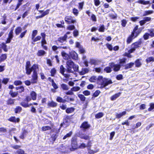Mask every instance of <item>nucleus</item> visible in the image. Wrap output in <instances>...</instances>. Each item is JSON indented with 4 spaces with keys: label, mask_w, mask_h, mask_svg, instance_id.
<instances>
[{
    "label": "nucleus",
    "mask_w": 154,
    "mask_h": 154,
    "mask_svg": "<svg viewBox=\"0 0 154 154\" xmlns=\"http://www.w3.org/2000/svg\"><path fill=\"white\" fill-rule=\"evenodd\" d=\"M99 78L100 79V84L104 87L112 83V81L108 79L103 78L102 77H100Z\"/></svg>",
    "instance_id": "nucleus-1"
},
{
    "label": "nucleus",
    "mask_w": 154,
    "mask_h": 154,
    "mask_svg": "<svg viewBox=\"0 0 154 154\" xmlns=\"http://www.w3.org/2000/svg\"><path fill=\"white\" fill-rule=\"evenodd\" d=\"M74 63L70 59L68 60L66 62V71L68 72H73L72 67L74 65Z\"/></svg>",
    "instance_id": "nucleus-2"
},
{
    "label": "nucleus",
    "mask_w": 154,
    "mask_h": 154,
    "mask_svg": "<svg viewBox=\"0 0 154 154\" xmlns=\"http://www.w3.org/2000/svg\"><path fill=\"white\" fill-rule=\"evenodd\" d=\"M64 20L68 24L74 23L76 22V20L74 19L73 17L70 15L66 16Z\"/></svg>",
    "instance_id": "nucleus-3"
},
{
    "label": "nucleus",
    "mask_w": 154,
    "mask_h": 154,
    "mask_svg": "<svg viewBox=\"0 0 154 154\" xmlns=\"http://www.w3.org/2000/svg\"><path fill=\"white\" fill-rule=\"evenodd\" d=\"M72 149L70 150L71 151H73L74 149L77 148V139L75 137H72L71 140Z\"/></svg>",
    "instance_id": "nucleus-4"
},
{
    "label": "nucleus",
    "mask_w": 154,
    "mask_h": 154,
    "mask_svg": "<svg viewBox=\"0 0 154 154\" xmlns=\"http://www.w3.org/2000/svg\"><path fill=\"white\" fill-rule=\"evenodd\" d=\"M37 72L35 71H34L33 74L32 76V78L31 79V83L33 84L37 83Z\"/></svg>",
    "instance_id": "nucleus-5"
},
{
    "label": "nucleus",
    "mask_w": 154,
    "mask_h": 154,
    "mask_svg": "<svg viewBox=\"0 0 154 154\" xmlns=\"http://www.w3.org/2000/svg\"><path fill=\"white\" fill-rule=\"evenodd\" d=\"M67 37V35H65L59 38L58 39V41L62 43V44H64L66 43Z\"/></svg>",
    "instance_id": "nucleus-6"
},
{
    "label": "nucleus",
    "mask_w": 154,
    "mask_h": 154,
    "mask_svg": "<svg viewBox=\"0 0 154 154\" xmlns=\"http://www.w3.org/2000/svg\"><path fill=\"white\" fill-rule=\"evenodd\" d=\"M57 104L52 100L48 103L47 105L49 107H55L57 106Z\"/></svg>",
    "instance_id": "nucleus-7"
},
{
    "label": "nucleus",
    "mask_w": 154,
    "mask_h": 154,
    "mask_svg": "<svg viewBox=\"0 0 154 154\" xmlns=\"http://www.w3.org/2000/svg\"><path fill=\"white\" fill-rule=\"evenodd\" d=\"M137 35L135 36H134V33L132 32L131 35L130 36L127 38V42L128 44L130 43L135 37L137 36Z\"/></svg>",
    "instance_id": "nucleus-8"
},
{
    "label": "nucleus",
    "mask_w": 154,
    "mask_h": 154,
    "mask_svg": "<svg viewBox=\"0 0 154 154\" xmlns=\"http://www.w3.org/2000/svg\"><path fill=\"white\" fill-rule=\"evenodd\" d=\"M90 127V125L89 124L86 122H84L82 124L81 128H82L83 129H88Z\"/></svg>",
    "instance_id": "nucleus-9"
},
{
    "label": "nucleus",
    "mask_w": 154,
    "mask_h": 154,
    "mask_svg": "<svg viewBox=\"0 0 154 154\" xmlns=\"http://www.w3.org/2000/svg\"><path fill=\"white\" fill-rule=\"evenodd\" d=\"M20 120L19 118L16 119L15 117H11L8 119L9 121L14 123L18 122L20 121Z\"/></svg>",
    "instance_id": "nucleus-10"
},
{
    "label": "nucleus",
    "mask_w": 154,
    "mask_h": 154,
    "mask_svg": "<svg viewBox=\"0 0 154 154\" xmlns=\"http://www.w3.org/2000/svg\"><path fill=\"white\" fill-rule=\"evenodd\" d=\"M121 94V93H118L112 95L110 97L111 100L112 101L116 100L118 97L120 96Z\"/></svg>",
    "instance_id": "nucleus-11"
},
{
    "label": "nucleus",
    "mask_w": 154,
    "mask_h": 154,
    "mask_svg": "<svg viewBox=\"0 0 154 154\" xmlns=\"http://www.w3.org/2000/svg\"><path fill=\"white\" fill-rule=\"evenodd\" d=\"M70 122V119L69 117L68 116H66L63 122V123L61 124L60 125V128L62 126H63L66 123L69 122Z\"/></svg>",
    "instance_id": "nucleus-12"
},
{
    "label": "nucleus",
    "mask_w": 154,
    "mask_h": 154,
    "mask_svg": "<svg viewBox=\"0 0 154 154\" xmlns=\"http://www.w3.org/2000/svg\"><path fill=\"white\" fill-rule=\"evenodd\" d=\"M89 71V69L87 68L82 69L81 71L79 72V73L81 75H84L85 74L88 72Z\"/></svg>",
    "instance_id": "nucleus-13"
},
{
    "label": "nucleus",
    "mask_w": 154,
    "mask_h": 154,
    "mask_svg": "<svg viewBox=\"0 0 154 154\" xmlns=\"http://www.w3.org/2000/svg\"><path fill=\"white\" fill-rule=\"evenodd\" d=\"M112 64L113 65L112 66H113V70L115 71H118L119 70L121 67L120 65L114 64L113 63Z\"/></svg>",
    "instance_id": "nucleus-14"
},
{
    "label": "nucleus",
    "mask_w": 154,
    "mask_h": 154,
    "mask_svg": "<svg viewBox=\"0 0 154 154\" xmlns=\"http://www.w3.org/2000/svg\"><path fill=\"white\" fill-rule=\"evenodd\" d=\"M46 54V52L44 50H39L37 53V54L38 56H43Z\"/></svg>",
    "instance_id": "nucleus-15"
},
{
    "label": "nucleus",
    "mask_w": 154,
    "mask_h": 154,
    "mask_svg": "<svg viewBox=\"0 0 154 154\" xmlns=\"http://www.w3.org/2000/svg\"><path fill=\"white\" fill-rule=\"evenodd\" d=\"M30 96L32 99L33 100H35L36 99L37 94L34 91H32L30 93Z\"/></svg>",
    "instance_id": "nucleus-16"
},
{
    "label": "nucleus",
    "mask_w": 154,
    "mask_h": 154,
    "mask_svg": "<svg viewBox=\"0 0 154 154\" xmlns=\"http://www.w3.org/2000/svg\"><path fill=\"white\" fill-rule=\"evenodd\" d=\"M61 54L62 56L64 59L67 60H70V57L68 54L64 52H62Z\"/></svg>",
    "instance_id": "nucleus-17"
},
{
    "label": "nucleus",
    "mask_w": 154,
    "mask_h": 154,
    "mask_svg": "<svg viewBox=\"0 0 154 154\" xmlns=\"http://www.w3.org/2000/svg\"><path fill=\"white\" fill-rule=\"evenodd\" d=\"M144 0H138L137 2L144 5H148L150 3L149 1H145Z\"/></svg>",
    "instance_id": "nucleus-18"
},
{
    "label": "nucleus",
    "mask_w": 154,
    "mask_h": 154,
    "mask_svg": "<svg viewBox=\"0 0 154 154\" xmlns=\"http://www.w3.org/2000/svg\"><path fill=\"white\" fill-rule=\"evenodd\" d=\"M126 113V111H123L122 113H116V118L119 119L121 117L125 115Z\"/></svg>",
    "instance_id": "nucleus-19"
},
{
    "label": "nucleus",
    "mask_w": 154,
    "mask_h": 154,
    "mask_svg": "<svg viewBox=\"0 0 154 154\" xmlns=\"http://www.w3.org/2000/svg\"><path fill=\"white\" fill-rule=\"evenodd\" d=\"M64 98H65L64 100H65V102H69L70 101H73L74 100V99L70 98L69 96L66 95L65 96Z\"/></svg>",
    "instance_id": "nucleus-20"
},
{
    "label": "nucleus",
    "mask_w": 154,
    "mask_h": 154,
    "mask_svg": "<svg viewBox=\"0 0 154 154\" xmlns=\"http://www.w3.org/2000/svg\"><path fill=\"white\" fill-rule=\"evenodd\" d=\"M61 87L63 90L67 91L69 89V87L66 85L63 84L61 85Z\"/></svg>",
    "instance_id": "nucleus-21"
},
{
    "label": "nucleus",
    "mask_w": 154,
    "mask_h": 154,
    "mask_svg": "<svg viewBox=\"0 0 154 154\" xmlns=\"http://www.w3.org/2000/svg\"><path fill=\"white\" fill-rule=\"evenodd\" d=\"M9 94L12 97H14L17 95L18 93L17 92H13V91L11 90L10 91Z\"/></svg>",
    "instance_id": "nucleus-22"
},
{
    "label": "nucleus",
    "mask_w": 154,
    "mask_h": 154,
    "mask_svg": "<svg viewBox=\"0 0 154 154\" xmlns=\"http://www.w3.org/2000/svg\"><path fill=\"white\" fill-rule=\"evenodd\" d=\"M71 56L72 58L73 59L76 60L78 58L77 54L75 52L71 53Z\"/></svg>",
    "instance_id": "nucleus-23"
},
{
    "label": "nucleus",
    "mask_w": 154,
    "mask_h": 154,
    "mask_svg": "<svg viewBox=\"0 0 154 154\" xmlns=\"http://www.w3.org/2000/svg\"><path fill=\"white\" fill-rule=\"evenodd\" d=\"M22 29L21 27H18L15 30V34L17 35L20 33L22 31Z\"/></svg>",
    "instance_id": "nucleus-24"
},
{
    "label": "nucleus",
    "mask_w": 154,
    "mask_h": 154,
    "mask_svg": "<svg viewBox=\"0 0 154 154\" xmlns=\"http://www.w3.org/2000/svg\"><path fill=\"white\" fill-rule=\"evenodd\" d=\"M153 12V11L152 10H149L145 11L144 12L143 16H146L149 14H152Z\"/></svg>",
    "instance_id": "nucleus-25"
},
{
    "label": "nucleus",
    "mask_w": 154,
    "mask_h": 154,
    "mask_svg": "<svg viewBox=\"0 0 154 154\" xmlns=\"http://www.w3.org/2000/svg\"><path fill=\"white\" fill-rule=\"evenodd\" d=\"M56 100L57 101L60 103H65V100L63 99L61 97L59 96L57 97Z\"/></svg>",
    "instance_id": "nucleus-26"
},
{
    "label": "nucleus",
    "mask_w": 154,
    "mask_h": 154,
    "mask_svg": "<svg viewBox=\"0 0 154 154\" xmlns=\"http://www.w3.org/2000/svg\"><path fill=\"white\" fill-rule=\"evenodd\" d=\"M20 104L23 106L24 107H29V105L28 103V102H21Z\"/></svg>",
    "instance_id": "nucleus-27"
},
{
    "label": "nucleus",
    "mask_w": 154,
    "mask_h": 154,
    "mask_svg": "<svg viewBox=\"0 0 154 154\" xmlns=\"http://www.w3.org/2000/svg\"><path fill=\"white\" fill-rule=\"evenodd\" d=\"M22 108L20 106H17L14 109L15 112L16 113H19L21 111Z\"/></svg>",
    "instance_id": "nucleus-28"
},
{
    "label": "nucleus",
    "mask_w": 154,
    "mask_h": 154,
    "mask_svg": "<svg viewBox=\"0 0 154 154\" xmlns=\"http://www.w3.org/2000/svg\"><path fill=\"white\" fill-rule=\"evenodd\" d=\"M134 64V63H130L129 64H128L125 65V69H128L130 68L133 66Z\"/></svg>",
    "instance_id": "nucleus-29"
},
{
    "label": "nucleus",
    "mask_w": 154,
    "mask_h": 154,
    "mask_svg": "<svg viewBox=\"0 0 154 154\" xmlns=\"http://www.w3.org/2000/svg\"><path fill=\"white\" fill-rule=\"evenodd\" d=\"M7 56L6 54H3L0 57V62L4 61L7 58Z\"/></svg>",
    "instance_id": "nucleus-30"
},
{
    "label": "nucleus",
    "mask_w": 154,
    "mask_h": 154,
    "mask_svg": "<svg viewBox=\"0 0 154 154\" xmlns=\"http://www.w3.org/2000/svg\"><path fill=\"white\" fill-rule=\"evenodd\" d=\"M140 45V43H135L132 45V48H135V49L138 48Z\"/></svg>",
    "instance_id": "nucleus-31"
},
{
    "label": "nucleus",
    "mask_w": 154,
    "mask_h": 154,
    "mask_svg": "<svg viewBox=\"0 0 154 154\" xmlns=\"http://www.w3.org/2000/svg\"><path fill=\"white\" fill-rule=\"evenodd\" d=\"M104 115V113L103 112H99L95 115V117L97 119H99L102 117Z\"/></svg>",
    "instance_id": "nucleus-32"
},
{
    "label": "nucleus",
    "mask_w": 154,
    "mask_h": 154,
    "mask_svg": "<svg viewBox=\"0 0 154 154\" xmlns=\"http://www.w3.org/2000/svg\"><path fill=\"white\" fill-rule=\"evenodd\" d=\"M2 48L3 49L4 51L5 52H7L8 51L7 48V45L4 43H2L1 45Z\"/></svg>",
    "instance_id": "nucleus-33"
},
{
    "label": "nucleus",
    "mask_w": 154,
    "mask_h": 154,
    "mask_svg": "<svg viewBox=\"0 0 154 154\" xmlns=\"http://www.w3.org/2000/svg\"><path fill=\"white\" fill-rule=\"evenodd\" d=\"M74 110V108L72 107L69 108L66 110V112L68 113H69L72 112Z\"/></svg>",
    "instance_id": "nucleus-34"
},
{
    "label": "nucleus",
    "mask_w": 154,
    "mask_h": 154,
    "mask_svg": "<svg viewBox=\"0 0 154 154\" xmlns=\"http://www.w3.org/2000/svg\"><path fill=\"white\" fill-rule=\"evenodd\" d=\"M51 129V128L49 126H44L42 127V130L43 131L49 130Z\"/></svg>",
    "instance_id": "nucleus-35"
},
{
    "label": "nucleus",
    "mask_w": 154,
    "mask_h": 154,
    "mask_svg": "<svg viewBox=\"0 0 154 154\" xmlns=\"http://www.w3.org/2000/svg\"><path fill=\"white\" fill-rule=\"evenodd\" d=\"M16 153L18 154H27L25 153L24 151L21 149H18L16 152Z\"/></svg>",
    "instance_id": "nucleus-36"
},
{
    "label": "nucleus",
    "mask_w": 154,
    "mask_h": 154,
    "mask_svg": "<svg viewBox=\"0 0 154 154\" xmlns=\"http://www.w3.org/2000/svg\"><path fill=\"white\" fill-rule=\"evenodd\" d=\"M119 65H120V66H123V65L125 64V63L126 62V59L125 58H123L122 59H121L119 60Z\"/></svg>",
    "instance_id": "nucleus-37"
},
{
    "label": "nucleus",
    "mask_w": 154,
    "mask_h": 154,
    "mask_svg": "<svg viewBox=\"0 0 154 154\" xmlns=\"http://www.w3.org/2000/svg\"><path fill=\"white\" fill-rule=\"evenodd\" d=\"M78 96L82 101H84L85 100L86 98L84 95L81 94H79Z\"/></svg>",
    "instance_id": "nucleus-38"
},
{
    "label": "nucleus",
    "mask_w": 154,
    "mask_h": 154,
    "mask_svg": "<svg viewBox=\"0 0 154 154\" xmlns=\"http://www.w3.org/2000/svg\"><path fill=\"white\" fill-rule=\"evenodd\" d=\"M80 89V88L79 87H74L72 88L71 90L72 91H79Z\"/></svg>",
    "instance_id": "nucleus-39"
},
{
    "label": "nucleus",
    "mask_w": 154,
    "mask_h": 154,
    "mask_svg": "<svg viewBox=\"0 0 154 154\" xmlns=\"http://www.w3.org/2000/svg\"><path fill=\"white\" fill-rule=\"evenodd\" d=\"M97 79L96 76H93L90 79L89 81L91 82H94L96 81Z\"/></svg>",
    "instance_id": "nucleus-40"
},
{
    "label": "nucleus",
    "mask_w": 154,
    "mask_h": 154,
    "mask_svg": "<svg viewBox=\"0 0 154 154\" xmlns=\"http://www.w3.org/2000/svg\"><path fill=\"white\" fill-rule=\"evenodd\" d=\"M16 89L17 90H19V92L20 93H21L24 91V88L23 86L17 87H16Z\"/></svg>",
    "instance_id": "nucleus-41"
},
{
    "label": "nucleus",
    "mask_w": 154,
    "mask_h": 154,
    "mask_svg": "<svg viewBox=\"0 0 154 154\" xmlns=\"http://www.w3.org/2000/svg\"><path fill=\"white\" fill-rule=\"evenodd\" d=\"M72 134V131L69 132L68 133L66 134L65 136H64L63 138V139L65 140L66 139L67 137H70Z\"/></svg>",
    "instance_id": "nucleus-42"
},
{
    "label": "nucleus",
    "mask_w": 154,
    "mask_h": 154,
    "mask_svg": "<svg viewBox=\"0 0 154 154\" xmlns=\"http://www.w3.org/2000/svg\"><path fill=\"white\" fill-rule=\"evenodd\" d=\"M79 11L77 9L74 8L72 10V13L75 16H77L79 14Z\"/></svg>",
    "instance_id": "nucleus-43"
},
{
    "label": "nucleus",
    "mask_w": 154,
    "mask_h": 154,
    "mask_svg": "<svg viewBox=\"0 0 154 154\" xmlns=\"http://www.w3.org/2000/svg\"><path fill=\"white\" fill-rule=\"evenodd\" d=\"M79 66L78 65H76L75 64H74L73 66L72 67V69L73 70V71H78L79 70L78 69Z\"/></svg>",
    "instance_id": "nucleus-44"
},
{
    "label": "nucleus",
    "mask_w": 154,
    "mask_h": 154,
    "mask_svg": "<svg viewBox=\"0 0 154 154\" xmlns=\"http://www.w3.org/2000/svg\"><path fill=\"white\" fill-rule=\"evenodd\" d=\"M50 11V10L48 9L45 11L43 12L42 14H41L42 15V17H44L46 15H48L49 14V12Z\"/></svg>",
    "instance_id": "nucleus-45"
},
{
    "label": "nucleus",
    "mask_w": 154,
    "mask_h": 154,
    "mask_svg": "<svg viewBox=\"0 0 154 154\" xmlns=\"http://www.w3.org/2000/svg\"><path fill=\"white\" fill-rule=\"evenodd\" d=\"M105 29V28L104 25H102L100 26L98 29V30L99 32H104Z\"/></svg>",
    "instance_id": "nucleus-46"
},
{
    "label": "nucleus",
    "mask_w": 154,
    "mask_h": 154,
    "mask_svg": "<svg viewBox=\"0 0 154 154\" xmlns=\"http://www.w3.org/2000/svg\"><path fill=\"white\" fill-rule=\"evenodd\" d=\"M9 80V79L4 78L2 80V82L3 84L6 85L8 83Z\"/></svg>",
    "instance_id": "nucleus-47"
},
{
    "label": "nucleus",
    "mask_w": 154,
    "mask_h": 154,
    "mask_svg": "<svg viewBox=\"0 0 154 154\" xmlns=\"http://www.w3.org/2000/svg\"><path fill=\"white\" fill-rule=\"evenodd\" d=\"M37 32H38L37 30H34L33 31L32 36V39H33L35 36L37 35Z\"/></svg>",
    "instance_id": "nucleus-48"
},
{
    "label": "nucleus",
    "mask_w": 154,
    "mask_h": 154,
    "mask_svg": "<svg viewBox=\"0 0 154 154\" xmlns=\"http://www.w3.org/2000/svg\"><path fill=\"white\" fill-rule=\"evenodd\" d=\"M13 29H11L10 32H9V33L8 34V38H11V39H12V38H13Z\"/></svg>",
    "instance_id": "nucleus-49"
},
{
    "label": "nucleus",
    "mask_w": 154,
    "mask_h": 154,
    "mask_svg": "<svg viewBox=\"0 0 154 154\" xmlns=\"http://www.w3.org/2000/svg\"><path fill=\"white\" fill-rule=\"evenodd\" d=\"M14 100L12 99L11 98L9 99L7 101V104L8 105H10L14 104Z\"/></svg>",
    "instance_id": "nucleus-50"
},
{
    "label": "nucleus",
    "mask_w": 154,
    "mask_h": 154,
    "mask_svg": "<svg viewBox=\"0 0 154 154\" xmlns=\"http://www.w3.org/2000/svg\"><path fill=\"white\" fill-rule=\"evenodd\" d=\"M89 63H90L91 65H96L97 63L96 61L93 59H91L89 61Z\"/></svg>",
    "instance_id": "nucleus-51"
},
{
    "label": "nucleus",
    "mask_w": 154,
    "mask_h": 154,
    "mask_svg": "<svg viewBox=\"0 0 154 154\" xmlns=\"http://www.w3.org/2000/svg\"><path fill=\"white\" fill-rule=\"evenodd\" d=\"M31 68L32 71H35L37 72L36 70L38 68V66L36 64L34 65Z\"/></svg>",
    "instance_id": "nucleus-52"
},
{
    "label": "nucleus",
    "mask_w": 154,
    "mask_h": 154,
    "mask_svg": "<svg viewBox=\"0 0 154 154\" xmlns=\"http://www.w3.org/2000/svg\"><path fill=\"white\" fill-rule=\"evenodd\" d=\"M65 69L63 65H61L60 66V72L62 74L64 73Z\"/></svg>",
    "instance_id": "nucleus-53"
},
{
    "label": "nucleus",
    "mask_w": 154,
    "mask_h": 154,
    "mask_svg": "<svg viewBox=\"0 0 154 154\" xmlns=\"http://www.w3.org/2000/svg\"><path fill=\"white\" fill-rule=\"evenodd\" d=\"M62 75L64 76V77L66 79V81H68L70 77V75L69 74H65L63 73Z\"/></svg>",
    "instance_id": "nucleus-54"
},
{
    "label": "nucleus",
    "mask_w": 154,
    "mask_h": 154,
    "mask_svg": "<svg viewBox=\"0 0 154 154\" xmlns=\"http://www.w3.org/2000/svg\"><path fill=\"white\" fill-rule=\"evenodd\" d=\"M75 28V26L74 25H71L69 26L67 28L68 30H71L74 29Z\"/></svg>",
    "instance_id": "nucleus-55"
},
{
    "label": "nucleus",
    "mask_w": 154,
    "mask_h": 154,
    "mask_svg": "<svg viewBox=\"0 0 154 154\" xmlns=\"http://www.w3.org/2000/svg\"><path fill=\"white\" fill-rule=\"evenodd\" d=\"M88 152L90 154H94V153H96L97 152L98 150L94 151L91 149H88Z\"/></svg>",
    "instance_id": "nucleus-56"
},
{
    "label": "nucleus",
    "mask_w": 154,
    "mask_h": 154,
    "mask_svg": "<svg viewBox=\"0 0 154 154\" xmlns=\"http://www.w3.org/2000/svg\"><path fill=\"white\" fill-rule=\"evenodd\" d=\"M80 137L81 138L85 140H88L89 138V136L88 135H80Z\"/></svg>",
    "instance_id": "nucleus-57"
},
{
    "label": "nucleus",
    "mask_w": 154,
    "mask_h": 154,
    "mask_svg": "<svg viewBox=\"0 0 154 154\" xmlns=\"http://www.w3.org/2000/svg\"><path fill=\"white\" fill-rule=\"evenodd\" d=\"M83 93L85 96H88L90 94L91 92L88 90H86L83 91Z\"/></svg>",
    "instance_id": "nucleus-58"
},
{
    "label": "nucleus",
    "mask_w": 154,
    "mask_h": 154,
    "mask_svg": "<svg viewBox=\"0 0 154 154\" xmlns=\"http://www.w3.org/2000/svg\"><path fill=\"white\" fill-rule=\"evenodd\" d=\"M146 62L147 63H149L151 61H154V58L153 57H149L147 58L146 60Z\"/></svg>",
    "instance_id": "nucleus-59"
},
{
    "label": "nucleus",
    "mask_w": 154,
    "mask_h": 154,
    "mask_svg": "<svg viewBox=\"0 0 154 154\" xmlns=\"http://www.w3.org/2000/svg\"><path fill=\"white\" fill-rule=\"evenodd\" d=\"M100 93V91L99 90L96 91L93 94V96L94 97H97Z\"/></svg>",
    "instance_id": "nucleus-60"
},
{
    "label": "nucleus",
    "mask_w": 154,
    "mask_h": 154,
    "mask_svg": "<svg viewBox=\"0 0 154 154\" xmlns=\"http://www.w3.org/2000/svg\"><path fill=\"white\" fill-rule=\"evenodd\" d=\"M94 2L95 5L96 6H97L99 5L100 3V2L99 0H94Z\"/></svg>",
    "instance_id": "nucleus-61"
},
{
    "label": "nucleus",
    "mask_w": 154,
    "mask_h": 154,
    "mask_svg": "<svg viewBox=\"0 0 154 154\" xmlns=\"http://www.w3.org/2000/svg\"><path fill=\"white\" fill-rule=\"evenodd\" d=\"M26 73L29 75L31 74V72L32 71L31 68H27V69H26Z\"/></svg>",
    "instance_id": "nucleus-62"
},
{
    "label": "nucleus",
    "mask_w": 154,
    "mask_h": 154,
    "mask_svg": "<svg viewBox=\"0 0 154 154\" xmlns=\"http://www.w3.org/2000/svg\"><path fill=\"white\" fill-rule=\"evenodd\" d=\"M22 83V82L20 81H16L14 82V84L16 85H21Z\"/></svg>",
    "instance_id": "nucleus-63"
},
{
    "label": "nucleus",
    "mask_w": 154,
    "mask_h": 154,
    "mask_svg": "<svg viewBox=\"0 0 154 154\" xmlns=\"http://www.w3.org/2000/svg\"><path fill=\"white\" fill-rule=\"evenodd\" d=\"M104 70L107 72H110L111 71V69L110 67H107L104 69Z\"/></svg>",
    "instance_id": "nucleus-64"
}]
</instances>
